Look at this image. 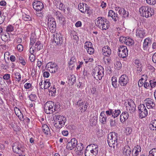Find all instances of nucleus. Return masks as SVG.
Returning <instances> with one entry per match:
<instances>
[{
    "label": "nucleus",
    "instance_id": "nucleus-1",
    "mask_svg": "<svg viewBox=\"0 0 156 156\" xmlns=\"http://www.w3.org/2000/svg\"><path fill=\"white\" fill-rule=\"evenodd\" d=\"M30 40V49H42L43 48V44L38 40L35 34H33L31 35Z\"/></svg>",
    "mask_w": 156,
    "mask_h": 156
},
{
    "label": "nucleus",
    "instance_id": "nucleus-2",
    "mask_svg": "<svg viewBox=\"0 0 156 156\" xmlns=\"http://www.w3.org/2000/svg\"><path fill=\"white\" fill-rule=\"evenodd\" d=\"M104 69L102 66H98L93 69L92 74L96 80H100L104 75Z\"/></svg>",
    "mask_w": 156,
    "mask_h": 156
},
{
    "label": "nucleus",
    "instance_id": "nucleus-3",
    "mask_svg": "<svg viewBox=\"0 0 156 156\" xmlns=\"http://www.w3.org/2000/svg\"><path fill=\"white\" fill-rule=\"evenodd\" d=\"M140 15L143 17L148 18L153 14V9L148 6H141L139 10Z\"/></svg>",
    "mask_w": 156,
    "mask_h": 156
},
{
    "label": "nucleus",
    "instance_id": "nucleus-4",
    "mask_svg": "<svg viewBox=\"0 0 156 156\" xmlns=\"http://www.w3.org/2000/svg\"><path fill=\"white\" fill-rule=\"evenodd\" d=\"M55 123L54 126L57 129H61L65 125L66 120L65 117L62 115H55L54 118Z\"/></svg>",
    "mask_w": 156,
    "mask_h": 156
},
{
    "label": "nucleus",
    "instance_id": "nucleus-5",
    "mask_svg": "<svg viewBox=\"0 0 156 156\" xmlns=\"http://www.w3.org/2000/svg\"><path fill=\"white\" fill-rule=\"evenodd\" d=\"M117 133L115 132L110 133L108 134L107 141L110 147L115 148V145L116 146L117 145Z\"/></svg>",
    "mask_w": 156,
    "mask_h": 156
},
{
    "label": "nucleus",
    "instance_id": "nucleus-6",
    "mask_svg": "<svg viewBox=\"0 0 156 156\" xmlns=\"http://www.w3.org/2000/svg\"><path fill=\"white\" fill-rule=\"evenodd\" d=\"M48 30L52 33H54L56 28V23L55 19L53 18H50L48 19Z\"/></svg>",
    "mask_w": 156,
    "mask_h": 156
},
{
    "label": "nucleus",
    "instance_id": "nucleus-7",
    "mask_svg": "<svg viewBox=\"0 0 156 156\" xmlns=\"http://www.w3.org/2000/svg\"><path fill=\"white\" fill-rule=\"evenodd\" d=\"M54 105V103L52 101H49L46 103L44 107L45 112L47 114L53 112V107Z\"/></svg>",
    "mask_w": 156,
    "mask_h": 156
},
{
    "label": "nucleus",
    "instance_id": "nucleus-8",
    "mask_svg": "<svg viewBox=\"0 0 156 156\" xmlns=\"http://www.w3.org/2000/svg\"><path fill=\"white\" fill-rule=\"evenodd\" d=\"M140 117L144 118L148 115V112L145 106L143 104H140L138 107Z\"/></svg>",
    "mask_w": 156,
    "mask_h": 156
},
{
    "label": "nucleus",
    "instance_id": "nucleus-9",
    "mask_svg": "<svg viewBox=\"0 0 156 156\" xmlns=\"http://www.w3.org/2000/svg\"><path fill=\"white\" fill-rule=\"evenodd\" d=\"M77 141L75 138H73L66 144V148L69 151L72 150L74 149L77 146Z\"/></svg>",
    "mask_w": 156,
    "mask_h": 156
},
{
    "label": "nucleus",
    "instance_id": "nucleus-10",
    "mask_svg": "<svg viewBox=\"0 0 156 156\" xmlns=\"http://www.w3.org/2000/svg\"><path fill=\"white\" fill-rule=\"evenodd\" d=\"M128 104V106H126V110L131 113L134 112L136 110V106L134 101L131 99L129 100Z\"/></svg>",
    "mask_w": 156,
    "mask_h": 156
},
{
    "label": "nucleus",
    "instance_id": "nucleus-11",
    "mask_svg": "<svg viewBox=\"0 0 156 156\" xmlns=\"http://www.w3.org/2000/svg\"><path fill=\"white\" fill-rule=\"evenodd\" d=\"M77 105L79 107L81 112H84L87 109L88 104L86 101H83L80 100L77 101Z\"/></svg>",
    "mask_w": 156,
    "mask_h": 156
},
{
    "label": "nucleus",
    "instance_id": "nucleus-12",
    "mask_svg": "<svg viewBox=\"0 0 156 156\" xmlns=\"http://www.w3.org/2000/svg\"><path fill=\"white\" fill-rule=\"evenodd\" d=\"M46 68L50 72L55 73L57 72L58 66L54 63L49 62L46 65Z\"/></svg>",
    "mask_w": 156,
    "mask_h": 156
},
{
    "label": "nucleus",
    "instance_id": "nucleus-13",
    "mask_svg": "<svg viewBox=\"0 0 156 156\" xmlns=\"http://www.w3.org/2000/svg\"><path fill=\"white\" fill-rule=\"evenodd\" d=\"M12 150L15 153L20 154L23 152V146L19 143L14 144L12 146Z\"/></svg>",
    "mask_w": 156,
    "mask_h": 156
},
{
    "label": "nucleus",
    "instance_id": "nucleus-14",
    "mask_svg": "<svg viewBox=\"0 0 156 156\" xmlns=\"http://www.w3.org/2000/svg\"><path fill=\"white\" fill-rule=\"evenodd\" d=\"M33 8L37 11H41L44 7V5L41 2L39 1H34L33 3Z\"/></svg>",
    "mask_w": 156,
    "mask_h": 156
},
{
    "label": "nucleus",
    "instance_id": "nucleus-15",
    "mask_svg": "<svg viewBox=\"0 0 156 156\" xmlns=\"http://www.w3.org/2000/svg\"><path fill=\"white\" fill-rule=\"evenodd\" d=\"M129 81L128 77L126 75H122L119 78V82L121 86H126Z\"/></svg>",
    "mask_w": 156,
    "mask_h": 156
},
{
    "label": "nucleus",
    "instance_id": "nucleus-16",
    "mask_svg": "<svg viewBox=\"0 0 156 156\" xmlns=\"http://www.w3.org/2000/svg\"><path fill=\"white\" fill-rule=\"evenodd\" d=\"M96 20H97L95 23L96 26L100 29L101 27L103 26V25L105 23H106V22H108V21L106 19L101 17H98L96 19Z\"/></svg>",
    "mask_w": 156,
    "mask_h": 156
},
{
    "label": "nucleus",
    "instance_id": "nucleus-17",
    "mask_svg": "<svg viewBox=\"0 0 156 156\" xmlns=\"http://www.w3.org/2000/svg\"><path fill=\"white\" fill-rule=\"evenodd\" d=\"M75 151L76 150V153L78 155H82L83 154V150L84 148L83 144L82 143L77 144L76 147Z\"/></svg>",
    "mask_w": 156,
    "mask_h": 156
},
{
    "label": "nucleus",
    "instance_id": "nucleus-18",
    "mask_svg": "<svg viewBox=\"0 0 156 156\" xmlns=\"http://www.w3.org/2000/svg\"><path fill=\"white\" fill-rule=\"evenodd\" d=\"M144 101L148 109L153 108L155 107V104L153 100L147 98Z\"/></svg>",
    "mask_w": 156,
    "mask_h": 156
},
{
    "label": "nucleus",
    "instance_id": "nucleus-19",
    "mask_svg": "<svg viewBox=\"0 0 156 156\" xmlns=\"http://www.w3.org/2000/svg\"><path fill=\"white\" fill-rule=\"evenodd\" d=\"M108 16L111 17L112 19L115 22L119 20L118 15L112 10H110L109 11Z\"/></svg>",
    "mask_w": 156,
    "mask_h": 156
},
{
    "label": "nucleus",
    "instance_id": "nucleus-20",
    "mask_svg": "<svg viewBox=\"0 0 156 156\" xmlns=\"http://www.w3.org/2000/svg\"><path fill=\"white\" fill-rule=\"evenodd\" d=\"M53 40L57 44H61L62 43V38L60 37L59 34H56L53 35Z\"/></svg>",
    "mask_w": 156,
    "mask_h": 156
},
{
    "label": "nucleus",
    "instance_id": "nucleus-21",
    "mask_svg": "<svg viewBox=\"0 0 156 156\" xmlns=\"http://www.w3.org/2000/svg\"><path fill=\"white\" fill-rule=\"evenodd\" d=\"M14 110L16 115L22 121H23L24 119L23 115L20 109L17 107H15Z\"/></svg>",
    "mask_w": 156,
    "mask_h": 156
},
{
    "label": "nucleus",
    "instance_id": "nucleus-22",
    "mask_svg": "<svg viewBox=\"0 0 156 156\" xmlns=\"http://www.w3.org/2000/svg\"><path fill=\"white\" fill-rule=\"evenodd\" d=\"M131 151V149L128 145L126 146L123 149V153L125 156H129Z\"/></svg>",
    "mask_w": 156,
    "mask_h": 156
},
{
    "label": "nucleus",
    "instance_id": "nucleus-23",
    "mask_svg": "<svg viewBox=\"0 0 156 156\" xmlns=\"http://www.w3.org/2000/svg\"><path fill=\"white\" fill-rule=\"evenodd\" d=\"M129 116L127 112H123L120 115V121L122 122H123L128 119Z\"/></svg>",
    "mask_w": 156,
    "mask_h": 156
},
{
    "label": "nucleus",
    "instance_id": "nucleus-24",
    "mask_svg": "<svg viewBox=\"0 0 156 156\" xmlns=\"http://www.w3.org/2000/svg\"><path fill=\"white\" fill-rule=\"evenodd\" d=\"M118 50V55L120 57L124 58L127 56L128 55V49H122V51L120 49Z\"/></svg>",
    "mask_w": 156,
    "mask_h": 156
},
{
    "label": "nucleus",
    "instance_id": "nucleus-25",
    "mask_svg": "<svg viewBox=\"0 0 156 156\" xmlns=\"http://www.w3.org/2000/svg\"><path fill=\"white\" fill-rule=\"evenodd\" d=\"M42 128L43 132L46 135H50V129L48 126L46 124H43L42 126Z\"/></svg>",
    "mask_w": 156,
    "mask_h": 156
},
{
    "label": "nucleus",
    "instance_id": "nucleus-26",
    "mask_svg": "<svg viewBox=\"0 0 156 156\" xmlns=\"http://www.w3.org/2000/svg\"><path fill=\"white\" fill-rule=\"evenodd\" d=\"M56 16L57 19L59 20V22L61 23L64 24L65 23V18L60 13L56 12Z\"/></svg>",
    "mask_w": 156,
    "mask_h": 156
},
{
    "label": "nucleus",
    "instance_id": "nucleus-27",
    "mask_svg": "<svg viewBox=\"0 0 156 156\" xmlns=\"http://www.w3.org/2000/svg\"><path fill=\"white\" fill-rule=\"evenodd\" d=\"M136 35L140 38H143L145 35L144 30L143 29H137L136 32Z\"/></svg>",
    "mask_w": 156,
    "mask_h": 156
},
{
    "label": "nucleus",
    "instance_id": "nucleus-28",
    "mask_svg": "<svg viewBox=\"0 0 156 156\" xmlns=\"http://www.w3.org/2000/svg\"><path fill=\"white\" fill-rule=\"evenodd\" d=\"M76 78L75 75H72L69 76L68 79L69 83L71 85H73L75 82Z\"/></svg>",
    "mask_w": 156,
    "mask_h": 156
},
{
    "label": "nucleus",
    "instance_id": "nucleus-29",
    "mask_svg": "<svg viewBox=\"0 0 156 156\" xmlns=\"http://www.w3.org/2000/svg\"><path fill=\"white\" fill-rule=\"evenodd\" d=\"M151 44V41L150 38H147L145 39L143 43L144 48H147Z\"/></svg>",
    "mask_w": 156,
    "mask_h": 156
},
{
    "label": "nucleus",
    "instance_id": "nucleus-30",
    "mask_svg": "<svg viewBox=\"0 0 156 156\" xmlns=\"http://www.w3.org/2000/svg\"><path fill=\"white\" fill-rule=\"evenodd\" d=\"M134 43V40L130 37H127L125 44L129 46H132Z\"/></svg>",
    "mask_w": 156,
    "mask_h": 156
},
{
    "label": "nucleus",
    "instance_id": "nucleus-31",
    "mask_svg": "<svg viewBox=\"0 0 156 156\" xmlns=\"http://www.w3.org/2000/svg\"><path fill=\"white\" fill-rule=\"evenodd\" d=\"M112 85L115 88L118 87L119 85L118 84L117 80L116 77L113 76L112 78Z\"/></svg>",
    "mask_w": 156,
    "mask_h": 156
},
{
    "label": "nucleus",
    "instance_id": "nucleus-32",
    "mask_svg": "<svg viewBox=\"0 0 156 156\" xmlns=\"http://www.w3.org/2000/svg\"><path fill=\"white\" fill-rule=\"evenodd\" d=\"M85 3H81L78 6V8L79 10L83 13L86 12V10L85 9Z\"/></svg>",
    "mask_w": 156,
    "mask_h": 156
},
{
    "label": "nucleus",
    "instance_id": "nucleus-33",
    "mask_svg": "<svg viewBox=\"0 0 156 156\" xmlns=\"http://www.w3.org/2000/svg\"><path fill=\"white\" fill-rule=\"evenodd\" d=\"M57 4V7L58 8L62 10L65 11V10L66 7L65 5H63L60 2H58Z\"/></svg>",
    "mask_w": 156,
    "mask_h": 156
},
{
    "label": "nucleus",
    "instance_id": "nucleus-34",
    "mask_svg": "<svg viewBox=\"0 0 156 156\" xmlns=\"http://www.w3.org/2000/svg\"><path fill=\"white\" fill-rule=\"evenodd\" d=\"M102 49L103 54L105 56L109 57L110 55L111 54V49Z\"/></svg>",
    "mask_w": 156,
    "mask_h": 156
},
{
    "label": "nucleus",
    "instance_id": "nucleus-35",
    "mask_svg": "<svg viewBox=\"0 0 156 156\" xmlns=\"http://www.w3.org/2000/svg\"><path fill=\"white\" fill-rule=\"evenodd\" d=\"M149 127L151 130H156V120H155L152 124L149 125Z\"/></svg>",
    "mask_w": 156,
    "mask_h": 156
},
{
    "label": "nucleus",
    "instance_id": "nucleus-36",
    "mask_svg": "<svg viewBox=\"0 0 156 156\" xmlns=\"http://www.w3.org/2000/svg\"><path fill=\"white\" fill-rule=\"evenodd\" d=\"M85 48L86 47V48H88V49H94L93 48V45L92 43L90 41H87L85 43L84 45Z\"/></svg>",
    "mask_w": 156,
    "mask_h": 156
},
{
    "label": "nucleus",
    "instance_id": "nucleus-37",
    "mask_svg": "<svg viewBox=\"0 0 156 156\" xmlns=\"http://www.w3.org/2000/svg\"><path fill=\"white\" fill-rule=\"evenodd\" d=\"M148 156H156V148H153L149 151Z\"/></svg>",
    "mask_w": 156,
    "mask_h": 156
},
{
    "label": "nucleus",
    "instance_id": "nucleus-38",
    "mask_svg": "<svg viewBox=\"0 0 156 156\" xmlns=\"http://www.w3.org/2000/svg\"><path fill=\"white\" fill-rule=\"evenodd\" d=\"M150 86L151 88L154 87L156 86V79H154L149 81Z\"/></svg>",
    "mask_w": 156,
    "mask_h": 156
},
{
    "label": "nucleus",
    "instance_id": "nucleus-39",
    "mask_svg": "<svg viewBox=\"0 0 156 156\" xmlns=\"http://www.w3.org/2000/svg\"><path fill=\"white\" fill-rule=\"evenodd\" d=\"M29 98L30 100L33 101H35L37 98L36 95L35 94H33L30 95L29 96Z\"/></svg>",
    "mask_w": 156,
    "mask_h": 156
},
{
    "label": "nucleus",
    "instance_id": "nucleus-40",
    "mask_svg": "<svg viewBox=\"0 0 156 156\" xmlns=\"http://www.w3.org/2000/svg\"><path fill=\"white\" fill-rule=\"evenodd\" d=\"M9 38L10 37L8 34L7 35L5 34H3L1 35V38L2 40L4 41H6L8 40Z\"/></svg>",
    "mask_w": 156,
    "mask_h": 156
},
{
    "label": "nucleus",
    "instance_id": "nucleus-41",
    "mask_svg": "<svg viewBox=\"0 0 156 156\" xmlns=\"http://www.w3.org/2000/svg\"><path fill=\"white\" fill-rule=\"evenodd\" d=\"M60 105L59 103L57 102L56 103L53 107L54 109L53 110V112L55 111H58L59 110Z\"/></svg>",
    "mask_w": 156,
    "mask_h": 156
},
{
    "label": "nucleus",
    "instance_id": "nucleus-42",
    "mask_svg": "<svg viewBox=\"0 0 156 156\" xmlns=\"http://www.w3.org/2000/svg\"><path fill=\"white\" fill-rule=\"evenodd\" d=\"M115 67L117 70H119L122 67V64L119 61H116L115 64Z\"/></svg>",
    "mask_w": 156,
    "mask_h": 156
},
{
    "label": "nucleus",
    "instance_id": "nucleus-43",
    "mask_svg": "<svg viewBox=\"0 0 156 156\" xmlns=\"http://www.w3.org/2000/svg\"><path fill=\"white\" fill-rule=\"evenodd\" d=\"M108 22H106V23H105L103 25V26L101 27V29H102V30H106L108 29L109 27V25L108 23Z\"/></svg>",
    "mask_w": 156,
    "mask_h": 156
},
{
    "label": "nucleus",
    "instance_id": "nucleus-44",
    "mask_svg": "<svg viewBox=\"0 0 156 156\" xmlns=\"http://www.w3.org/2000/svg\"><path fill=\"white\" fill-rule=\"evenodd\" d=\"M113 116V118H115L116 117H117L121 113V111L120 110L117 109L115 110H114Z\"/></svg>",
    "mask_w": 156,
    "mask_h": 156
},
{
    "label": "nucleus",
    "instance_id": "nucleus-45",
    "mask_svg": "<svg viewBox=\"0 0 156 156\" xmlns=\"http://www.w3.org/2000/svg\"><path fill=\"white\" fill-rule=\"evenodd\" d=\"M122 15L123 18H127L129 16V12L126 11L125 9H124V10H123V12H122Z\"/></svg>",
    "mask_w": 156,
    "mask_h": 156
},
{
    "label": "nucleus",
    "instance_id": "nucleus-46",
    "mask_svg": "<svg viewBox=\"0 0 156 156\" xmlns=\"http://www.w3.org/2000/svg\"><path fill=\"white\" fill-rule=\"evenodd\" d=\"M15 78L16 81L19 82L21 78V76L19 73H16L15 74Z\"/></svg>",
    "mask_w": 156,
    "mask_h": 156
},
{
    "label": "nucleus",
    "instance_id": "nucleus-47",
    "mask_svg": "<svg viewBox=\"0 0 156 156\" xmlns=\"http://www.w3.org/2000/svg\"><path fill=\"white\" fill-rule=\"evenodd\" d=\"M51 86V83L48 81H45L44 82V86L43 87L44 89H46Z\"/></svg>",
    "mask_w": 156,
    "mask_h": 156
},
{
    "label": "nucleus",
    "instance_id": "nucleus-48",
    "mask_svg": "<svg viewBox=\"0 0 156 156\" xmlns=\"http://www.w3.org/2000/svg\"><path fill=\"white\" fill-rule=\"evenodd\" d=\"M87 148L88 147H87L85 151V156H94V155H92V153H91L89 150H87Z\"/></svg>",
    "mask_w": 156,
    "mask_h": 156
},
{
    "label": "nucleus",
    "instance_id": "nucleus-49",
    "mask_svg": "<svg viewBox=\"0 0 156 156\" xmlns=\"http://www.w3.org/2000/svg\"><path fill=\"white\" fill-rule=\"evenodd\" d=\"M76 59L74 57H72L69 63V66H71L76 63Z\"/></svg>",
    "mask_w": 156,
    "mask_h": 156
},
{
    "label": "nucleus",
    "instance_id": "nucleus-50",
    "mask_svg": "<svg viewBox=\"0 0 156 156\" xmlns=\"http://www.w3.org/2000/svg\"><path fill=\"white\" fill-rule=\"evenodd\" d=\"M106 113L107 115H112V117H113L114 112L112 110L109 109V110L107 111Z\"/></svg>",
    "mask_w": 156,
    "mask_h": 156
},
{
    "label": "nucleus",
    "instance_id": "nucleus-51",
    "mask_svg": "<svg viewBox=\"0 0 156 156\" xmlns=\"http://www.w3.org/2000/svg\"><path fill=\"white\" fill-rule=\"evenodd\" d=\"M23 19L25 21H28L31 20V18L29 15L25 14L23 16Z\"/></svg>",
    "mask_w": 156,
    "mask_h": 156
},
{
    "label": "nucleus",
    "instance_id": "nucleus-52",
    "mask_svg": "<svg viewBox=\"0 0 156 156\" xmlns=\"http://www.w3.org/2000/svg\"><path fill=\"white\" fill-rule=\"evenodd\" d=\"M147 4L150 5H154L156 3V0H146Z\"/></svg>",
    "mask_w": 156,
    "mask_h": 156
},
{
    "label": "nucleus",
    "instance_id": "nucleus-53",
    "mask_svg": "<svg viewBox=\"0 0 156 156\" xmlns=\"http://www.w3.org/2000/svg\"><path fill=\"white\" fill-rule=\"evenodd\" d=\"M14 30V27L11 25H9L6 28V30L7 32H11Z\"/></svg>",
    "mask_w": 156,
    "mask_h": 156
},
{
    "label": "nucleus",
    "instance_id": "nucleus-54",
    "mask_svg": "<svg viewBox=\"0 0 156 156\" xmlns=\"http://www.w3.org/2000/svg\"><path fill=\"white\" fill-rule=\"evenodd\" d=\"M128 37H124L123 36H121L119 37V41L120 42L122 43L124 42L125 44L126 41V40L127 39Z\"/></svg>",
    "mask_w": 156,
    "mask_h": 156
},
{
    "label": "nucleus",
    "instance_id": "nucleus-55",
    "mask_svg": "<svg viewBox=\"0 0 156 156\" xmlns=\"http://www.w3.org/2000/svg\"><path fill=\"white\" fill-rule=\"evenodd\" d=\"M140 152L136 150L135 149L133 148L132 152V155L133 156H137L139 154V152Z\"/></svg>",
    "mask_w": 156,
    "mask_h": 156
},
{
    "label": "nucleus",
    "instance_id": "nucleus-56",
    "mask_svg": "<svg viewBox=\"0 0 156 156\" xmlns=\"http://www.w3.org/2000/svg\"><path fill=\"white\" fill-rule=\"evenodd\" d=\"M126 134L127 135H129L131 134L132 132V129L130 127H127L126 128Z\"/></svg>",
    "mask_w": 156,
    "mask_h": 156
},
{
    "label": "nucleus",
    "instance_id": "nucleus-57",
    "mask_svg": "<svg viewBox=\"0 0 156 156\" xmlns=\"http://www.w3.org/2000/svg\"><path fill=\"white\" fill-rule=\"evenodd\" d=\"M19 62L23 65H26V62L24 59L22 57H20L19 58Z\"/></svg>",
    "mask_w": 156,
    "mask_h": 156
},
{
    "label": "nucleus",
    "instance_id": "nucleus-58",
    "mask_svg": "<svg viewBox=\"0 0 156 156\" xmlns=\"http://www.w3.org/2000/svg\"><path fill=\"white\" fill-rule=\"evenodd\" d=\"M144 78H141L139 80L138 85L139 87H141L143 85L144 83L143 82V80H144Z\"/></svg>",
    "mask_w": 156,
    "mask_h": 156
},
{
    "label": "nucleus",
    "instance_id": "nucleus-59",
    "mask_svg": "<svg viewBox=\"0 0 156 156\" xmlns=\"http://www.w3.org/2000/svg\"><path fill=\"white\" fill-rule=\"evenodd\" d=\"M71 38L76 41V42L78 41L79 37L76 35H73V34L71 35Z\"/></svg>",
    "mask_w": 156,
    "mask_h": 156
},
{
    "label": "nucleus",
    "instance_id": "nucleus-60",
    "mask_svg": "<svg viewBox=\"0 0 156 156\" xmlns=\"http://www.w3.org/2000/svg\"><path fill=\"white\" fill-rule=\"evenodd\" d=\"M29 58L31 62H34L35 60V57L33 54H31L30 55Z\"/></svg>",
    "mask_w": 156,
    "mask_h": 156
},
{
    "label": "nucleus",
    "instance_id": "nucleus-61",
    "mask_svg": "<svg viewBox=\"0 0 156 156\" xmlns=\"http://www.w3.org/2000/svg\"><path fill=\"white\" fill-rule=\"evenodd\" d=\"M94 150L91 149H90V150H89V151L91 153H92L93 155H94V156H95L97 154L98 152H96V150Z\"/></svg>",
    "mask_w": 156,
    "mask_h": 156
},
{
    "label": "nucleus",
    "instance_id": "nucleus-62",
    "mask_svg": "<svg viewBox=\"0 0 156 156\" xmlns=\"http://www.w3.org/2000/svg\"><path fill=\"white\" fill-rule=\"evenodd\" d=\"M10 77V75L9 74H7L3 76V79L4 80H8Z\"/></svg>",
    "mask_w": 156,
    "mask_h": 156
},
{
    "label": "nucleus",
    "instance_id": "nucleus-63",
    "mask_svg": "<svg viewBox=\"0 0 156 156\" xmlns=\"http://www.w3.org/2000/svg\"><path fill=\"white\" fill-rule=\"evenodd\" d=\"M49 73L48 71L44 72L43 74V77H44L48 78L49 77Z\"/></svg>",
    "mask_w": 156,
    "mask_h": 156
},
{
    "label": "nucleus",
    "instance_id": "nucleus-64",
    "mask_svg": "<svg viewBox=\"0 0 156 156\" xmlns=\"http://www.w3.org/2000/svg\"><path fill=\"white\" fill-rule=\"evenodd\" d=\"M152 60L154 63H156V52L152 56Z\"/></svg>",
    "mask_w": 156,
    "mask_h": 156
}]
</instances>
